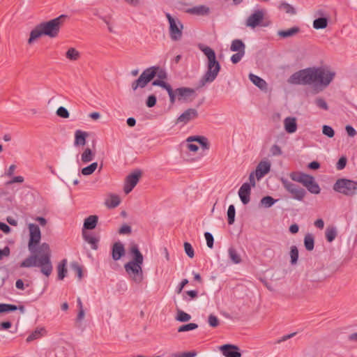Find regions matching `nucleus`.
Returning a JSON list of instances; mask_svg holds the SVG:
<instances>
[{
    "label": "nucleus",
    "mask_w": 357,
    "mask_h": 357,
    "mask_svg": "<svg viewBox=\"0 0 357 357\" xmlns=\"http://www.w3.org/2000/svg\"><path fill=\"white\" fill-rule=\"evenodd\" d=\"M335 73L324 67H310L292 74L289 82L293 84L307 85L314 84L327 86L335 77Z\"/></svg>",
    "instance_id": "nucleus-1"
},
{
    "label": "nucleus",
    "mask_w": 357,
    "mask_h": 357,
    "mask_svg": "<svg viewBox=\"0 0 357 357\" xmlns=\"http://www.w3.org/2000/svg\"><path fill=\"white\" fill-rule=\"evenodd\" d=\"M20 266L21 268L40 267V272L49 277L53 270L49 244L43 243L36 246V251L22 261Z\"/></svg>",
    "instance_id": "nucleus-2"
},
{
    "label": "nucleus",
    "mask_w": 357,
    "mask_h": 357,
    "mask_svg": "<svg viewBox=\"0 0 357 357\" xmlns=\"http://www.w3.org/2000/svg\"><path fill=\"white\" fill-rule=\"evenodd\" d=\"M199 50L206 55L208 59L207 70L199 81V88L203 87L206 83L213 82L218 75L221 69L220 62L216 59L215 51L208 46L199 45Z\"/></svg>",
    "instance_id": "nucleus-3"
},
{
    "label": "nucleus",
    "mask_w": 357,
    "mask_h": 357,
    "mask_svg": "<svg viewBox=\"0 0 357 357\" xmlns=\"http://www.w3.org/2000/svg\"><path fill=\"white\" fill-rule=\"evenodd\" d=\"M289 177L291 180L302 183L310 192L315 195L320 193L319 185L312 176L301 172H292Z\"/></svg>",
    "instance_id": "nucleus-4"
},
{
    "label": "nucleus",
    "mask_w": 357,
    "mask_h": 357,
    "mask_svg": "<svg viewBox=\"0 0 357 357\" xmlns=\"http://www.w3.org/2000/svg\"><path fill=\"white\" fill-rule=\"evenodd\" d=\"M66 18V15H61L48 22H43L40 23L44 33V36H49L52 38L58 36L61 26Z\"/></svg>",
    "instance_id": "nucleus-5"
},
{
    "label": "nucleus",
    "mask_w": 357,
    "mask_h": 357,
    "mask_svg": "<svg viewBox=\"0 0 357 357\" xmlns=\"http://www.w3.org/2000/svg\"><path fill=\"white\" fill-rule=\"evenodd\" d=\"M333 190L344 195L352 197L357 190V182L347 178H339L333 185Z\"/></svg>",
    "instance_id": "nucleus-6"
},
{
    "label": "nucleus",
    "mask_w": 357,
    "mask_h": 357,
    "mask_svg": "<svg viewBox=\"0 0 357 357\" xmlns=\"http://www.w3.org/2000/svg\"><path fill=\"white\" fill-rule=\"evenodd\" d=\"M159 70V66H151L145 69L138 79L132 82L131 85L132 90L144 88L155 77Z\"/></svg>",
    "instance_id": "nucleus-7"
},
{
    "label": "nucleus",
    "mask_w": 357,
    "mask_h": 357,
    "mask_svg": "<svg viewBox=\"0 0 357 357\" xmlns=\"http://www.w3.org/2000/svg\"><path fill=\"white\" fill-rule=\"evenodd\" d=\"M142 264H143L128 261L124 265L126 272L136 284H140L144 279Z\"/></svg>",
    "instance_id": "nucleus-8"
},
{
    "label": "nucleus",
    "mask_w": 357,
    "mask_h": 357,
    "mask_svg": "<svg viewBox=\"0 0 357 357\" xmlns=\"http://www.w3.org/2000/svg\"><path fill=\"white\" fill-rule=\"evenodd\" d=\"M166 17L169 23V36L174 41H178L181 39L183 25L181 21L175 20L169 13L166 14Z\"/></svg>",
    "instance_id": "nucleus-9"
},
{
    "label": "nucleus",
    "mask_w": 357,
    "mask_h": 357,
    "mask_svg": "<svg viewBox=\"0 0 357 357\" xmlns=\"http://www.w3.org/2000/svg\"><path fill=\"white\" fill-rule=\"evenodd\" d=\"M281 183L285 190L290 193L294 199L302 201L306 195V191L303 188L287 179L282 178Z\"/></svg>",
    "instance_id": "nucleus-10"
},
{
    "label": "nucleus",
    "mask_w": 357,
    "mask_h": 357,
    "mask_svg": "<svg viewBox=\"0 0 357 357\" xmlns=\"http://www.w3.org/2000/svg\"><path fill=\"white\" fill-rule=\"evenodd\" d=\"M29 228L30 231V238L28 248L31 253H34L36 251V246H38L40 243L41 233L40 228L37 225L30 224Z\"/></svg>",
    "instance_id": "nucleus-11"
},
{
    "label": "nucleus",
    "mask_w": 357,
    "mask_h": 357,
    "mask_svg": "<svg viewBox=\"0 0 357 357\" xmlns=\"http://www.w3.org/2000/svg\"><path fill=\"white\" fill-rule=\"evenodd\" d=\"M142 176V172L136 169L128 175L125 179L123 191L126 194L130 193L136 186Z\"/></svg>",
    "instance_id": "nucleus-12"
},
{
    "label": "nucleus",
    "mask_w": 357,
    "mask_h": 357,
    "mask_svg": "<svg viewBox=\"0 0 357 357\" xmlns=\"http://www.w3.org/2000/svg\"><path fill=\"white\" fill-rule=\"evenodd\" d=\"M178 100L192 102L196 97L195 90L189 87H180L176 89Z\"/></svg>",
    "instance_id": "nucleus-13"
},
{
    "label": "nucleus",
    "mask_w": 357,
    "mask_h": 357,
    "mask_svg": "<svg viewBox=\"0 0 357 357\" xmlns=\"http://www.w3.org/2000/svg\"><path fill=\"white\" fill-rule=\"evenodd\" d=\"M199 116L198 112L196 109L189 108L184 111L177 119L176 123H182L186 125L190 121L195 120Z\"/></svg>",
    "instance_id": "nucleus-14"
},
{
    "label": "nucleus",
    "mask_w": 357,
    "mask_h": 357,
    "mask_svg": "<svg viewBox=\"0 0 357 357\" xmlns=\"http://www.w3.org/2000/svg\"><path fill=\"white\" fill-rule=\"evenodd\" d=\"M219 349L225 357H241L240 349L237 345L225 344L220 346Z\"/></svg>",
    "instance_id": "nucleus-15"
},
{
    "label": "nucleus",
    "mask_w": 357,
    "mask_h": 357,
    "mask_svg": "<svg viewBox=\"0 0 357 357\" xmlns=\"http://www.w3.org/2000/svg\"><path fill=\"white\" fill-rule=\"evenodd\" d=\"M128 254L132 259L129 262L143 264L144 257L139 250V246L135 242H131L128 247Z\"/></svg>",
    "instance_id": "nucleus-16"
},
{
    "label": "nucleus",
    "mask_w": 357,
    "mask_h": 357,
    "mask_svg": "<svg viewBox=\"0 0 357 357\" xmlns=\"http://www.w3.org/2000/svg\"><path fill=\"white\" fill-rule=\"evenodd\" d=\"M264 19V13L261 10H256L248 17L246 21L248 26L255 28L258 26Z\"/></svg>",
    "instance_id": "nucleus-17"
},
{
    "label": "nucleus",
    "mask_w": 357,
    "mask_h": 357,
    "mask_svg": "<svg viewBox=\"0 0 357 357\" xmlns=\"http://www.w3.org/2000/svg\"><path fill=\"white\" fill-rule=\"evenodd\" d=\"M251 187L250 183H244L238 190L239 197L243 204H247L250 201Z\"/></svg>",
    "instance_id": "nucleus-18"
},
{
    "label": "nucleus",
    "mask_w": 357,
    "mask_h": 357,
    "mask_svg": "<svg viewBox=\"0 0 357 357\" xmlns=\"http://www.w3.org/2000/svg\"><path fill=\"white\" fill-rule=\"evenodd\" d=\"M126 252L123 244L120 242H115L112 247V257L114 261L119 260Z\"/></svg>",
    "instance_id": "nucleus-19"
},
{
    "label": "nucleus",
    "mask_w": 357,
    "mask_h": 357,
    "mask_svg": "<svg viewBox=\"0 0 357 357\" xmlns=\"http://www.w3.org/2000/svg\"><path fill=\"white\" fill-rule=\"evenodd\" d=\"M271 169V164L267 161H261L257 166L255 175L257 179H260L267 174Z\"/></svg>",
    "instance_id": "nucleus-20"
},
{
    "label": "nucleus",
    "mask_w": 357,
    "mask_h": 357,
    "mask_svg": "<svg viewBox=\"0 0 357 357\" xmlns=\"http://www.w3.org/2000/svg\"><path fill=\"white\" fill-rule=\"evenodd\" d=\"M98 221V217L96 215H89L84 222L82 231L92 230L96 228Z\"/></svg>",
    "instance_id": "nucleus-21"
},
{
    "label": "nucleus",
    "mask_w": 357,
    "mask_h": 357,
    "mask_svg": "<svg viewBox=\"0 0 357 357\" xmlns=\"http://www.w3.org/2000/svg\"><path fill=\"white\" fill-rule=\"evenodd\" d=\"M186 141L188 142H197L204 149H208L210 147V144L208 141V139L204 136H199V135L190 136L187 138Z\"/></svg>",
    "instance_id": "nucleus-22"
},
{
    "label": "nucleus",
    "mask_w": 357,
    "mask_h": 357,
    "mask_svg": "<svg viewBox=\"0 0 357 357\" xmlns=\"http://www.w3.org/2000/svg\"><path fill=\"white\" fill-rule=\"evenodd\" d=\"M89 136L88 132L77 130L75 132V146H84L86 144V137Z\"/></svg>",
    "instance_id": "nucleus-23"
},
{
    "label": "nucleus",
    "mask_w": 357,
    "mask_h": 357,
    "mask_svg": "<svg viewBox=\"0 0 357 357\" xmlns=\"http://www.w3.org/2000/svg\"><path fill=\"white\" fill-rule=\"evenodd\" d=\"M285 130L288 133H294L296 131L297 124L296 119L294 117H287L284 121Z\"/></svg>",
    "instance_id": "nucleus-24"
},
{
    "label": "nucleus",
    "mask_w": 357,
    "mask_h": 357,
    "mask_svg": "<svg viewBox=\"0 0 357 357\" xmlns=\"http://www.w3.org/2000/svg\"><path fill=\"white\" fill-rule=\"evenodd\" d=\"M82 237L86 242L91 245L93 250L98 249L99 239L97 237L91 236L86 231H82Z\"/></svg>",
    "instance_id": "nucleus-25"
},
{
    "label": "nucleus",
    "mask_w": 357,
    "mask_h": 357,
    "mask_svg": "<svg viewBox=\"0 0 357 357\" xmlns=\"http://www.w3.org/2000/svg\"><path fill=\"white\" fill-rule=\"evenodd\" d=\"M186 13L196 15H205L209 13V8L206 6L201 5L188 9Z\"/></svg>",
    "instance_id": "nucleus-26"
},
{
    "label": "nucleus",
    "mask_w": 357,
    "mask_h": 357,
    "mask_svg": "<svg viewBox=\"0 0 357 357\" xmlns=\"http://www.w3.org/2000/svg\"><path fill=\"white\" fill-rule=\"evenodd\" d=\"M42 36H44V33L40 26V24H38L35 26V28L31 31L29 38L28 39V43L29 45L32 44L34 40H37Z\"/></svg>",
    "instance_id": "nucleus-27"
},
{
    "label": "nucleus",
    "mask_w": 357,
    "mask_h": 357,
    "mask_svg": "<svg viewBox=\"0 0 357 357\" xmlns=\"http://www.w3.org/2000/svg\"><path fill=\"white\" fill-rule=\"evenodd\" d=\"M301 29L298 26H294L287 30H280L278 32V35L282 38H287L289 37H291L300 32Z\"/></svg>",
    "instance_id": "nucleus-28"
},
{
    "label": "nucleus",
    "mask_w": 357,
    "mask_h": 357,
    "mask_svg": "<svg viewBox=\"0 0 357 357\" xmlns=\"http://www.w3.org/2000/svg\"><path fill=\"white\" fill-rule=\"evenodd\" d=\"M67 259H62L57 266V272H58V280H62L66 276L67 274Z\"/></svg>",
    "instance_id": "nucleus-29"
},
{
    "label": "nucleus",
    "mask_w": 357,
    "mask_h": 357,
    "mask_svg": "<svg viewBox=\"0 0 357 357\" xmlns=\"http://www.w3.org/2000/svg\"><path fill=\"white\" fill-rule=\"evenodd\" d=\"M249 78L250 81L259 87L260 89H266L267 84L264 79L261 78L260 77L255 75L254 74L250 73L249 75Z\"/></svg>",
    "instance_id": "nucleus-30"
},
{
    "label": "nucleus",
    "mask_w": 357,
    "mask_h": 357,
    "mask_svg": "<svg viewBox=\"0 0 357 357\" xmlns=\"http://www.w3.org/2000/svg\"><path fill=\"white\" fill-rule=\"evenodd\" d=\"M121 203L120 197L116 195H111L109 199L105 202L106 206L109 208L117 207Z\"/></svg>",
    "instance_id": "nucleus-31"
},
{
    "label": "nucleus",
    "mask_w": 357,
    "mask_h": 357,
    "mask_svg": "<svg viewBox=\"0 0 357 357\" xmlns=\"http://www.w3.org/2000/svg\"><path fill=\"white\" fill-rule=\"evenodd\" d=\"M245 44L240 39H235L231 42V45L230 47V50L232 52H241V51H245Z\"/></svg>",
    "instance_id": "nucleus-32"
},
{
    "label": "nucleus",
    "mask_w": 357,
    "mask_h": 357,
    "mask_svg": "<svg viewBox=\"0 0 357 357\" xmlns=\"http://www.w3.org/2000/svg\"><path fill=\"white\" fill-rule=\"evenodd\" d=\"M328 20L326 17H319L314 20L313 27L315 29H322L327 27Z\"/></svg>",
    "instance_id": "nucleus-33"
},
{
    "label": "nucleus",
    "mask_w": 357,
    "mask_h": 357,
    "mask_svg": "<svg viewBox=\"0 0 357 357\" xmlns=\"http://www.w3.org/2000/svg\"><path fill=\"white\" fill-rule=\"evenodd\" d=\"M95 153L91 149L86 148L82 153L81 160L84 163H88L93 160Z\"/></svg>",
    "instance_id": "nucleus-34"
},
{
    "label": "nucleus",
    "mask_w": 357,
    "mask_h": 357,
    "mask_svg": "<svg viewBox=\"0 0 357 357\" xmlns=\"http://www.w3.org/2000/svg\"><path fill=\"white\" fill-rule=\"evenodd\" d=\"M304 245L307 251H312L314 247V238L312 234H307L304 238Z\"/></svg>",
    "instance_id": "nucleus-35"
},
{
    "label": "nucleus",
    "mask_w": 357,
    "mask_h": 357,
    "mask_svg": "<svg viewBox=\"0 0 357 357\" xmlns=\"http://www.w3.org/2000/svg\"><path fill=\"white\" fill-rule=\"evenodd\" d=\"M228 253L229 259L232 261V262L234 264H240L241 262V257L234 248H229L228 250Z\"/></svg>",
    "instance_id": "nucleus-36"
},
{
    "label": "nucleus",
    "mask_w": 357,
    "mask_h": 357,
    "mask_svg": "<svg viewBox=\"0 0 357 357\" xmlns=\"http://www.w3.org/2000/svg\"><path fill=\"white\" fill-rule=\"evenodd\" d=\"M326 238L331 243L335 240L337 236V230L335 227H328L326 229Z\"/></svg>",
    "instance_id": "nucleus-37"
},
{
    "label": "nucleus",
    "mask_w": 357,
    "mask_h": 357,
    "mask_svg": "<svg viewBox=\"0 0 357 357\" xmlns=\"http://www.w3.org/2000/svg\"><path fill=\"white\" fill-rule=\"evenodd\" d=\"M66 56L70 61H77L79 59L80 54L76 49L70 47L66 52Z\"/></svg>",
    "instance_id": "nucleus-38"
},
{
    "label": "nucleus",
    "mask_w": 357,
    "mask_h": 357,
    "mask_svg": "<svg viewBox=\"0 0 357 357\" xmlns=\"http://www.w3.org/2000/svg\"><path fill=\"white\" fill-rule=\"evenodd\" d=\"M278 199L273 198L271 196H265L264 197L261 201L260 204L264 208H270L271 207L275 202H277Z\"/></svg>",
    "instance_id": "nucleus-39"
},
{
    "label": "nucleus",
    "mask_w": 357,
    "mask_h": 357,
    "mask_svg": "<svg viewBox=\"0 0 357 357\" xmlns=\"http://www.w3.org/2000/svg\"><path fill=\"white\" fill-rule=\"evenodd\" d=\"M17 310V306L13 304L0 303V314L14 312Z\"/></svg>",
    "instance_id": "nucleus-40"
},
{
    "label": "nucleus",
    "mask_w": 357,
    "mask_h": 357,
    "mask_svg": "<svg viewBox=\"0 0 357 357\" xmlns=\"http://www.w3.org/2000/svg\"><path fill=\"white\" fill-rule=\"evenodd\" d=\"M191 319V316L183 312V310L177 308V314L176 316V319L180 322H187Z\"/></svg>",
    "instance_id": "nucleus-41"
},
{
    "label": "nucleus",
    "mask_w": 357,
    "mask_h": 357,
    "mask_svg": "<svg viewBox=\"0 0 357 357\" xmlns=\"http://www.w3.org/2000/svg\"><path fill=\"white\" fill-rule=\"evenodd\" d=\"M279 8L280 10H283L286 13L290 15H295L296 13V9L287 2H282L279 6Z\"/></svg>",
    "instance_id": "nucleus-42"
},
{
    "label": "nucleus",
    "mask_w": 357,
    "mask_h": 357,
    "mask_svg": "<svg viewBox=\"0 0 357 357\" xmlns=\"http://www.w3.org/2000/svg\"><path fill=\"white\" fill-rule=\"evenodd\" d=\"M97 167H98V163L96 162H95L90 164L87 167L82 168L81 172L84 176H89V175L92 174L95 172V170L96 169Z\"/></svg>",
    "instance_id": "nucleus-43"
},
{
    "label": "nucleus",
    "mask_w": 357,
    "mask_h": 357,
    "mask_svg": "<svg viewBox=\"0 0 357 357\" xmlns=\"http://www.w3.org/2000/svg\"><path fill=\"white\" fill-rule=\"evenodd\" d=\"M236 211L233 204H231L227 210V222L229 225H233L235 221Z\"/></svg>",
    "instance_id": "nucleus-44"
},
{
    "label": "nucleus",
    "mask_w": 357,
    "mask_h": 357,
    "mask_svg": "<svg viewBox=\"0 0 357 357\" xmlns=\"http://www.w3.org/2000/svg\"><path fill=\"white\" fill-rule=\"evenodd\" d=\"M291 264H296L298 259V250L296 245H292L290 250Z\"/></svg>",
    "instance_id": "nucleus-45"
},
{
    "label": "nucleus",
    "mask_w": 357,
    "mask_h": 357,
    "mask_svg": "<svg viewBox=\"0 0 357 357\" xmlns=\"http://www.w3.org/2000/svg\"><path fill=\"white\" fill-rule=\"evenodd\" d=\"M197 328H198V325L197 324L189 323V324L181 326L178 328V332L182 333V332L192 331V330H195V329H196Z\"/></svg>",
    "instance_id": "nucleus-46"
},
{
    "label": "nucleus",
    "mask_w": 357,
    "mask_h": 357,
    "mask_svg": "<svg viewBox=\"0 0 357 357\" xmlns=\"http://www.w3.org/2000/svg\"><path fill=\"white\" fill-rule=\"evenodd\" d=\"M198 291L196 290H190L185 291L183 294V298L184 300L190 301L192 299L197 298Z\"/></svg>",
    "instance_id": "nucleus-47"
},
{
    "label": "nucleus",
    "mask_w": 357,
    "mask_h": 357,
    "mask_svg": "<svg viewBox=\"0 0 357 357\" xmlns=\"http://www.w3.org/2000/svg\"><path fill=\"white\" fill-rule=\"evenodd\" d=\"M152 85L159 86L161 88L165 89L167 92L172 89L170 84L160 79L154 80L152 82Z\"/></svg>",
    "instance_id": "nucleus-48"
},
{
    "label": "nucleus",
    "mask_w": 357,
    "mask_h": 357,
    "mask_svg": "<svg viewBox=\"0 0 357 357\" xmlns=\"http://www.w3.org/2000/svg\"><path fill=\"white\" fill-rule=\"evenodd\" d=\"M322 132L324 135H325L326 136L330 137V138H332L334 137L335 135V131L333 130V128L329 126H326V125H324L323 127H322Z\"/></svg>",
    "instance_id": "nucleus-49"
},
{
    "label": "nucleus",
    "mask_w": 357,
    "mask_h": 357,
    "mask_svg": "<svg viewBox=\"0 0 357 357\" xmlns=\"http://www.w3.org/2000/svg\"><path fill=\"white\" fill-rule=\"evenodd\" d=\"M315 104L316 105L324 110L328 109V106L326 100L323 98H317L315 100Z\"/></svg>",
    "instance_id": "nucleus-50"
},
{
    "label": "nucleus",
    "mask_w": 357,
    "mask_h": 357,
    "mask_svg": "<svg viewBox=\"0 0 357 357\" xmlns=\"http://www.w3.org/2000/svg\"><path fill=\"white\" fill-rule=\"evenodd\" d=\"M184 249H185V252L186 255L190 258L194 257V255H195L194 249L190 243H188V242L184 243Z\"/></svg>",
    "instance_id": "nucleus-51"
},
{
    "label": "nucleus",
    "mask_w": 357,
    "mask_h": 357,
    "mask_svg": "<svg viewBox=\"0 0 357 357\" xmlns=\"http://www.w3.org/2000/svg\"><path fill=\"white\" fill-rule=\"evenodd\" d=\"M56 113L57 116L63 119L68 118L70 115L67 109L63 107H59Z\"/></svg>",
    "instance_id": "nucleus-52"
},
{
    "label": "nucleus",
    "mask_w": 357,
    "mask_h": 357,
    "mask_svg": "<svg viewBox=\"0 0 357 357\" xmlns=\"http://www.w3.org/2000/svg\"><path fill=\"white\" fill-rule=\"evenodd\" d=\"M157 98L155 95L152 94L148 96L146 100V105L148 107H153L156 105Z\"/></svg>",
    "instance_id": "nucleus-53"
},
{
    "label": "nucleus",
    "mask_w": 357,
    "mask_h": 357,
    "mask_svg": "<svg viewBox=\"0 0 357 357\" xmlns=\"http://www.w3.org/2000/svg\"><path fill=\"white\" fill-rule=\"evenodd\" d=\"M208 324L213 328H215L219 326L220 321L218 317L213 314H210L208 316Z\"/></svg>",
    "instance_id": "nucleus-54"
},
{
    "label": "nucleus",
    "mask_w": 357,
    "mask_h": 357,
    "mask_svg": "<svg viewBox=\"0 0 357 357\" xmlns=\"http://www.w3.org/2000/svg\"><path fill=\"white\" fill-rule=\"evenodd\" d=\"M71 266L73 269L76 272L77 277L79 280L82 278L83 273H82V268L80 266L78 263L74 262L71 264Z\"/></svg>",
    "instance_id": "nucleus-55"
},
{
    "label": "nucleus",
    "mask_w": 357,
    "mask_h": 357,
    "mask_svg": "<svg viewBox=\"0 0 357 357\" xmlns=\"http://www.w3.org/2000/svg\"><path fill=\"white\" fill-rule=\"evenodd\" d=\"M347 159L346 157L342 156L341 158H340L336 164L337 169L342 170V169H344V167L347 165Z\"/></svg>",
    "instance_id": "nucleus-56"
},
{
    "label": "nucleus",
    "mask_w": 357,
    "mask_h": 357,
    "mask_svg": "<svg viewBox=\"0 0 357 357\" xmlns=\"http://www.w3.org/2000/svg\"><path fill=\"white\" fill-rule=\"evenodd\" d=\"M245 54V51L237 52L233 54L231 57V61L234 64L238 63Z\"/></svg>",
    "instance_id": "nucleus-57"
},
{
    "label": "nucleus",
    "mask_w": 357,
    "mask_h": 357,
    "mask_svg": "<svg viewBox=\"0 0 357 357\" xmlns=\"http://www.w3.org/2000/svg\"><path fill=\"white\" fill-rule=\"evenodd\" d=\"M204 236H205V238H206V241L207 246L209 248H213V242H214V238H213V235L211 233H209V232H205L204 233Z\"/></svg>",
    "instance_id": "nucleus-58"
},
{
    "label": "nucleus",
    "mask_w": 357,
    "mask_h": 357,
    "mask_svg": "<svg viewBox=\"0 0 357 357\" xmlns=\"http://www.w3.org/2000/svg\"><path fill=\"white\" fill-rule=\"evenodd\" d=\"M270 151H271L272 155H274V156L280 155L282 154L281 148L277 144L273 145L271 147Z\"/></svg>",
    "instance_id": "nucleus-59"
},
{
    "label": "nucleus",
    "mask_w": 357,
    "mask_h": 357,
    "mask_svg": "<svg viewBox=\"0 0 357 357\" xmlns=\"http://www.w3.org/2000/svg\"><path fill=\"white\" fill-rule=\"evenodd\" d=\"M196 356V352L195 351H188V352H183L181 354H173V357H194Z\"/></svg>",
    "instance_id": "nucleus-60"
},
{
    "label": "nucleus",
    "mask_w": 357,
    "mask_h": 357,
    "mask_svg": "<svg viewBox=\"0 0 357 357\" xmlns=\"http://www.w3.org/2000/svg\"><path fill=\"white\" fill-rule=\"evenodd\" d=\"M131 231V227L128 225H123L119 230L120 234H130Z\"/></svg>",
    "instance_id": "nucleus-61"
},
{
    "label": "nucleus",
    "mask_w": 357,
    "mask_h": 357,
    "mask_svg": "<svg viewBox=\"0 0 357 357\" xmlns=\"http://www.w3.org/2000/svg\"><path fill=\"white\" fill-rule=\"evenodd\" d=\"M40 335V332L38 330H36L34 332H33L31 335H29L26 338V342H31L36 339H38Z\"/></svg>",
    "instance_id": "nucleus-62"
},
{
    "label": "nucleus",
    "mask_w": 357,
    "mask_h": 357,
    "mask_svg": "<svg viewBox=\"0 0 357 357\" xmlns=\"http://www.w3.org/2000/svg\"><path fill=\"white\" fill-rule=\"evenodd\" d=\"M188 283V280L187 279H183L180 284L177 286L176 291L177 294H180L182 292L184 287Z\"/></svg>",
    "instance_id": "nucleus-63"
},
{
    "label": "nucleus",
    "mask_w": 357,
    "mask_h": 357,
    "mask_svg": "<svg viewBox=\"0 0 357 357\" xmlns=\"http://www.w3.org/2000/svg\"><path fill=\"white\" fill-rule=\"evenodd\" d=\"M10 253V250L8 246H6L3 250L0 249V260H1L3 257H8Z\"/></svg>",
    "instance_id": "nucleus-64"
}]
</instances>
